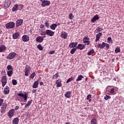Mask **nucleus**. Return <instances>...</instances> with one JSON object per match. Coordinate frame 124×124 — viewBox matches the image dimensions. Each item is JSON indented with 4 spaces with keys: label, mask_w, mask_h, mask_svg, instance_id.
<instances>
[{
    "label": "nucleus",
    "mask_w": 124,
    "mask_h": 124,
    "mask_svg": "<svg viewBox=\"0 0 124 124\" xmlns=\"http://www.w3.org/2000/svg\"><path fill=\"white\" fill-rule=\"evenodd\" d=\"M2 72L3 73H5V70H3L2 71Z\"/></svg>",
    "instance_id": "obj_63"
},
{
    "label": "nucleus",
    "mask_w": 124,
    "mask_h": 124,
    "mask_svg": "<svg viewBox=\"0 0 124 124\" xmlns=\"http://www.w3.org/2000/svg\"><path fill=\"white\" fill-rule=\"evenodd\" d=\"M17 56V53L15 52H12L10 53L7 56V60H13V59H14L15 57Z\"/></svg>",
    "instance_id": "obj_2"
},
{
    "label": "nucleus",
    "mask_w": 124,
    "mask_h": 124,
    "mask_svg": "<svg viewBox=\"0 0 124 124\" xmlns=\"http://www.w3.org/2000/svg\"><path fill=\"white\" fill-rule=\"evenodd\" d=\"M37 48L39 49V50H40V51H42L43 50V47H42V46L41 45L39 44L37 46Z\"/></svg>",
    "instance_id": "obj_31"
},
{
    "label": "nucleus",
    "mask_w": 124,
    "mask_h": 124,
    "mask_svg": "<svg viewBox=\"0 0 124 124\" xmlns=\"http://www.w3.org/2000/svg\"><path fill=\"white\" fill-rule=\"evenodd\" d=\"M106 45V43L103 42L102 43V44H98L97 46L98 47V48L103 49V48H104V47H105Z\"/></svg>",
    "instance_id": "obj_17"
},
{
    "label": "nucleus",
    "mask_w": 124,
    "mask_h": 124,
    "mask_svg": "<svg viewBox=\"0 0 124 124\" xmlns=\"http://www.w3.org/2000/svg\"><path fill=\"white\" fill-rule=\"evenodd\" d=\"M9 87L6 86L4 88V94H8L9 93Z\"/></svg>",
    "instance_id": "obj_16"
},
{
    "label": "nucleus",
    "mask_w": 124,
    "mask_h": 124,
    "mask_svg": "<svg viewBox=\"0 0 124 124\" xmlns=\"http://www.w3.org/2000/svg\"><path fill=\"white\" fill-rule=\"evenodd\" d=\"M2 80L7 81L6 76H4L2 77Z\"/></svg>",
    "instance_id": "obj_46"
},
{
    "label": "nucleus",
    "mask_w": 124,
    "mask_h": 124,
    "mask_svg": "<svg viewBox=\"0 0 124 124\" xmlns=\"http://www.w3.org/2000/svg\"><path fill=\"white\" fill-rule=\"evenodd\" d=\"M6 107H7V104L3 103L2 105V107L1 108V113L5 112V110H6Z\"/></svg>",
    "instance_id": "obj_4"
},
{
    "label": "nucleus",
    "mask_w": 124,
    "mask_h": 124,
    "mask_svg": "<svg viewBox=\"0 0 124 124\" xmlns=\"http://www.w3.org/2000/svg\"><path fill=\"white\" fill-rule=\"evenodd\" d=\"M7 81V80H2L1 81L2 87H4V86H5V85H6Z\"/></svg>",
    "instance_id": "obj_34"
},
{
    "label": "nucleus",
    "mask_w": 124,
    "mask_h": 124,
    "mask_svg": "<svg viewBox=\"0 0 124 124\" xmlns=\"http://www.w3.org/2000/svg\"><path fill=\"white\" fill-rule=\"evenodd\" d=\"M82 78H84V77H83V76H82L81 75L78 76V78L76 80L77 82H78V81H81V80H82Z\"/></svg>",
    "instance_id": "obj_26"
},
{
    "label": "nucleus",
    "mask_w": 124,
    "mask_h": 124,
    "mask_svg": "<svg viewBox=\"0 0 124 124\" xmlns=\"http://www.w3.org/2000/svg\"><path fill=\"white\" fill-rule=\"evenodd\" d=\"M35 76V73L33 72L32 74H31L30 76L31 79H33V78H34Z\"/></svg>",
    "instance_id": "obj_41"
},
{
    "label": "nucleus",
    "mask_w": 124,
    "mask_h": 124,
    "mask_svg": "<svg viewBox=\"0 0 124 124\" xmlns=\"http://www.w3.org/2000/svg\"><path fill=\"white\" fill-rule=\"evenodd\" d=\"M77 49H79V50H83L85 48V45L83 44H79L78 45V46L76 47Z\"/></svg>",
    "instance_id": "obj_15"
},
{
    "label": "nucleus",
    "mask_w": 124,
    "mask_h": 124,
    "mask_svg": "<svg viewBox=\"0 0 124 124\" xmlns=\"http://www.w3.org/2000/svg\"><path fill=\"white\" fill-rule=\"evenodd\" d=\"M58 81H56L57 87V88H60V87H62V83L61 82H58Z\"/></svg>",
    "instance_id": "obj_35"
},
{
    "label": "nucleus",
    "mask_w": 124,
    "mask_h": 124,
    "mask_svg": "<svg viewBox=\"0 0 124 124\" xmlns=\"http://www.w3.org/2000/svg\"><path fill=\"white\" fill-rule=\"evenodd\" d=\"M7 74L9 77H11V76H12V74H13V71L10 70L8 71Z\"/></svg>",
    "instance_id": "obj_25"
},
{
    "label": "nucleus",
    "mask_w": 124,
    "mask_h": 124,
    "mask_svg": "<svg viewBox=\"0 0 124 124\" xmlns=\"http://www.w3.org/2000/svg\"><path fill=\"white\" fill-rule=\"evenodd\" d=\"M94 52V50L91 49L90 51L88 52L87 55L88 56H91V55H92V54H93V53Z\"/></svg>",
    "instance_id": "obj_30"
},
{
    "label": "nucleus",
    "mask_w": 124,
    "mask_h": 124,
    "mask_svg": "<svg viewBox=\"0 0 124 124\" xmlns=\"http://www.w3.org/2000/svg\"><path fill=\"white\" fill-rule=\"evenodd\" d=\"M74 79V78H73V77H71L70 78H69L66 81L67 84L68 83H69V82H71V81H73V80Z\"/></svg>",
    "instance_id": "obj_32"
},
{
    "label": "nucleus",
    "mask_w": 124,
    "mask_h": 124,
    "mask_svg": "<svg viewBox=\"0 0 124 124\" xmlns=\"http://www.w3.org/2000/svg\"><path fill=\"white\" fill-rule=\"evenodd\" d=\"M22 39L24 42H28L30 40V37L28 35H24L22 37Z\"/></svg>",
    "instance_id": "obj_5"
},
{
    "label": "nucleus",
    "mask_w": 124,
    "mask_h": 124,
    "mask_svg": "<svg viewBox=\"0 0 124 124\" xmlns=\"http://www.w3.org/2000/svg\"><path fill=\"white\" fill-rule=\"evenodd\" d=\"M43 28H44V25L41 24V25H40V29H43Z\"/></svg>",
    "instance_id": "obj_56"
},
{
    "label": "nucleus",
    "mask_w": 124,
    "mask_h": 124,
    "mask_svg": "<svg viewBox=\"0 0 124 124\" xmlns=\"http://www.w3.org/2000/svg\"><path fill=\"white\" fill-rule=\"evenodd\" d=\"M110 93H115V89L114 88H112L110 92H109Z\"/></svg>",
    "instance_id": "obj_45"
},
{
    "label": "nucleus",
    "mask_w": 124,
    "mask_h": 124,
    "mask_svg": "<svg viewBox=\"0 0 124 124\" xmlns=\"http://www.w3.org/2000/svg\"><path fill=\"white\" fill-rule=\"evenodd\" d=\"M65 124H69V123L66 122V123H65Z\"/></svg>",
    "instance_id": "obj_64"
},
{
    "label": "nucleus",
    "mask_w": 124,
    "mask_h": 124,
    "mask_svg": "<svg viewBox=\"0 0 124 124\" xmlns=\"http://www.w3.org/2000/svg\"><path fill=\"white\" fill-rule=\"evenodd\" d=\"M43 37H42V36L37 37L36 39V41H37V42H39V43H41V42H43V40H44Z\"/></svg>",
    "instance_id": "obj_11"
},
{
    "label": "nucleus",
    "mask_w": 124,
    "mask_h": 124,
    "mask_svg": "<svg viewBox=\"0 0 124 124\" xmlns=\"http://www.w3.org/2000/svg\"><path fill=\"white\" fill-rule=\"evenodd\" d=\"M18 96H21V97H23L24 98L25 101H27V99L28 98L27 93L23 94L22 93H19L18 94Z\"/></svg>",
    "instance_id": "obj_9"
},
{
    "label": "nucleus",
    "mask_w": 124,
    "mask_h": 124,
    "mask_svg": "<svg viewBox=\"0 0 124 124\" xmlns=\"http://www.w3.org/2000/svg\"><path fill=\"white\" fill-rule=\"evenodd\" d=\"M61 37L62 38H63V39H66L67 37V33L62 31L61 33Z\"/></svg>",
    "instance_id": "obj_14"
},
{
    "label": "nucleus",
    "mask_w": 124,
    "mask_h": 124,
    "mask_svg": "<svg viewBox=\"0 0 124 124\" xmlns=\"http://www.w3.org/2000/svg\"><path fill=\"white\" fill-rule=\"evenodd\" d=\"M39 84V82H38V81H35L34 82V84L32 85V88H33V89H36V88L38 87Z\"/></svg>",
    "instance_id": "obj_19"
},
{
    "label": "nucleus",
    "mask_w": 124,
    "mask_h": 124,
    "mask_svg": "<svg viewBox=\"0 0 124 124\" xmlns=\"http://www.w3.org/2000/svg\"><path fill=\"white\" fill-rule=\"evenodd\" d=\"M57 28V24H53L50 25L51 30H55Z\"/></svg>",
    "instance_id": "obj_24"
},
{
    "label": "nucleus",
    "mask_w": 124,
    "mask_h": 124,
    "mask_svg": "<svg viewBox=\"0 0 124 124\" xmlns=\"http://www.w3.org/2000/svg\"><path fill=\"white\" fill-rule=\"evenodd\" d=\"M96 30L98 31H102V28H101L100 27H98Z\"/></svg>",
    "instance_id": "obj_49"
},
{
    "label": "nucleus",
    "mask_w": 124,
    "mask_h": 124,
    "mask_svg": "<svg viewBox=\"0 0 124 124\" xmlns=\"http://www.w3.org/2000/svg\"><path fill=\"white\" fill-rule=\"evenodd\" d=\"M31 67L27 66L25 68V76H29V73H30Z\"/></svg>",
    "instance_id": "obj_8"
},
{
    "label": "nucleus",
    "mask_w": 124,
    "mask_h": 124,
    "mask_svg": "<svg viewBox=\"0 0 124 124\" xmlns=\"http://www.w3.org/2000/svg\"><path fill=\"white\" fill-rule=\"evenodd\" d=\"M46 34H47V33H46V31H44L41 33V35H46Z\"/></svg>",
    "instance_id": "obj_48"
},
{
    "label": "nucleus",
    "mask_w": 124,
    "mask_h": 124,
    "mask_svg": "<svg viewBox=\"0 0 124 124\" xmlns=\"http://www.w3.org/2000/svg\"><path fill=\"white\" fill-rule=\"evenodd\" d=\"M7 69H8V70H12V69H13V68L12 67V66L8 65L7 66Z\"/></svg>",
    "instance_id": "obj_39"
},
{
    "label": "nucleus",
    "mask_w": 124,
    "mask_h": 124,
    "mask_svg": "<svg viewBox=\"0 0 124 124\" xmlns=\"http://www.w3.org/2000/svg\"><path fill=\"white\" fill-rule=\"evenodd\" d=\"M98 40H99V39H98L97 38H96L95 42H97V41H98Z\"/></svg>",
    "instance_id": "obj_61"
},
{
    "label": "nucleus",
    "mask_w": 124,
    "mask_h": 124,
    "mask_svg": "<svg viewBox=\"0 0 124 124\" xmlns=\"http://www.w3.org/2000/svg\"><path fill=\"white\" fill-rule=\"evenodd\" d=\"M106 96L104 97V99L105 100H108V99H110V98H111V96L108 95H106Z\"/></svg>",
    "instance_id": "obj_38"
},
{
    "label": "nucleus",
    "mask_w": 124,
    "mask_h": 124,
    "mask_svg": "<svg viewBox=\"0 0 124 124\" xmlns=\"http://www.w3.org/2000/svg\"><path fill=\"white\" fill-rule=\"evenodd\" d=\"M23 19H18L16 22V27H20L22 24H23Z\"/></svg>",
    "instance_id": "obj_12"
},
{
    "label": "nucleus",
    "mask_w": 124,
    "mask_h": 124,
    "mask_svg": "<svg viewBox=\"0 0 124 124\" xmlns=\"http://www.w3.org/2000/svg\"><path fill=\"white\" fill-rule=\"evenodd\" d=\"M15 112V110H14V109H11L8 113L9 117L10 118H11L12 116H14Z\"/></svg>",
    "instance_id": "obj_10"
},
{
    "label": "nucleus",
    "mask_w": 124,
    "mask_h": 124,
    "mask_svg": "<svg viewBox=\"0 0 124 124\" xmlns=\"http://www.w3.org/2000/svg\"><path fill=\"white\" fill-rule=\"evenodd\" d=\"M83 39H85L86 40H87L89 41V40H90V38L85 37Z\"/></svg>",
    "instance_id": "obj_57"
},
{
    "label": "nucleus",
    "mask_w": 124,
    "mask_h": 124,
    "mask_svg": "<svg viewBox=\"0 0 124 124\" xmlns=\"http://www.w3.org/2000/svg\"><path fill=\"white\" fill-rule=\"evenodd\" d=\"M18 10V4H16L12 8V12H15V11H17Z\"/></svg>",
    "instance_id": "obj_22"
},
{
    "label": "nucleus",
    "mask_w": 124,
    "mask_h": 124,
    "mask_svg": "<svg viewBox=\"0 0 124 124\" xmlns=\"http://www.w3.org/2000/svg\"><path fill=\"white\" fill-rule=\"evenodd\" d=\"M40 85L41 86L42 85H43V82H42V81L40 82Z\"/></svg>",
    "instance_id": "obj_60"
},
{
    "label": "nucleus",
    "mask_w": 124,
    "mask_h": 124,
    "mask_svg": "<svg viewBox=\"0 0 124 124\" xmlns=\"http://www.w3.org/2000/svg\"><path fill=\"white\" fill-rule=\"evenodd\" d=\"M45 25L46 26V27H49V23H48V21H46L45 22Z\"/></svg>",
    "instance_id": "obj_52"
},
{
    "label": "nucleus",
    "mask_w": 124,
    "mask_h": 124,
    "mask_svg": "<svg viewBox=\"0 0 124 124\" xmlns=\"http://www.w3.org/2000/svg\"><path fill=\"white\" fill-rule=\"evenodd\" d=\"M91 124H96V119H93L91 121Z\"/></svg>",
    "instance_id": "obj_36"
},
{
    "label": "nucleus",
    "mask_w": 124,
    "mask_h": 124,
    "mask_svg": "<svg viewBox=\"0 0 124 124\" xmlns=\"http://www.w3.org/2000/svg\"><path fill=\"white\" fill-rule=\"evenodd\" d=\"M77 48H73L71 50L70 53L71 54H73L75 52V51H76Z\"/></svg>",
    "instance_id": "obj_37"
},
{
    "label": "nucleus",
    "mask_w": 124,
    "mask_h": 124,
    "mask_svg": "<svg viewBox=\"0 0 124 124\" xmlns=\"http://www.w3.org/2000/svg\"><path fill=\"white\" fill-rule=\"evenodd\" d=\"M6 49V47L3 46V45H2L0 46V53H1L2 52H3L4 51H5Z\"/></svg>",
    "instance_id": "obj_20"
},
{
    "label": "nucleus",
    "mask_w": 124,
    "mask_h": 124,
    "mask_svg": "<svg viewBox=\"0 0 124 124\" xmlns=\"http://www.w3.org/2000/svg\"><path fill=\"white\" fill-rule=\"evenodd\" d=\"M46 33L47 35H49V36H53V35H54V34H55V32L50 30H46Z\"/></svg>",
    "instance_id": "obj_6"
},
{
    "label": "nucleus",
    "mask_w": 124,
    "mask_h": 124,
    "mask_svg": "<svg viewBox=\"0 0 124 124\" xmlns=\"http://www.w3.org/2000/svg\"><path fill=\"white\" fill-rule=\"evenodd\" d=\"M3 102V99H0V106H1V104H2Z\"/></svg>",
    "instance_id": "obj_51"
},
{
    "label": "nucleus",
    "mask_w": 124,
    "mask_h": 124,
    "mask_svg": "<svg viewBox=\"0 0 124 124\" xmlns=\"http://www.w3.org/2000/svg\"><path fill=\"white\" fill-rule=\"evenodd\" d=\"M29 106H30L28 104H26L25 105V108H28V107H29Z\"/></svg>",
    "instance_id": "obj_58"
},
{
    "label": "nucleus",
    "mask_w": 124,
    "mask_h": 124,
    "mask_svg": "<svg viewBox=\"0 0 124 124\" xmlns=\"http://www.w3.org/2000/svg\"><path fill=\"white\" fill-rule=\"evenodd\" d=\"M98 19H99V17L98 16V15H96L91 19V22H92V23H94V22L98 20Z\"/></svg>",
    "instance_id": "obj_13"
},
{
    "label": "nucleus",
    "mask_w": 124,
    "mask_h": 124,
    "mask_svg": "<svg viewBox=\"0 0 124 124\" xmlns=\"http://www.w3.org/2000/svg\"><path fill=\"white\" fill-rule=\"evenodd\" d=\"M59 77V74L56 73L54 76H53V79H57Z\"/></svg>",
    "instance_id": "obj_43"
},
{
    "label": "nucleus",
    "mask_w": 124,
    "mask_h": 124,
    "mask_svg": "<svg viewBox=\"0 0 124 124\" xmlns=\"http://www.w3.org/2000/svg\"><path fill=\"white\" fill-rule=\"evenodd\" d=\"M101 35H102V33L99 32L98 34H96V38H97L98 39H99Z\"/></svg>",
    "instance_id": "obj_33"
},
{
    "label": "nucleus",
    "mask_w": 124,
    "mask_h": 124,
    "mask_svg": "<svg viewBox=\"0 0 124 124\" xmlns=\"http://www.w3.org/2000/svg\"><path fill=\"white\" fill-rule=\"evenodd\" d=\"M36 90H34V89H33V90H32V93H36Z\"/></svg>",
    "instance_id": "obj_62"
},
{
    "label": "nucleus",
    "mask_w": 124,
    "mask_h": 124,
    "mask_svg": "<svg viewBox=\"0 0 124 124\" xmlns=\"http://www.w3.org/2000/svg\"><path fill=\"white\" fill-rule=\"evenodd\" d=\"M74 16H73V15H72V13H71L69 15V18L70 19V20H72L73 19V17Z\"/></svg>",
    "instance_id": "obj_42"
},
{
    "label": "nucleus",
    "mask_w": 124,
    "mask_h": 124,
    "mask_svg": "<svg viewBox=\"0 0 124 124\" xmlns=\"http://www.w3.org/2000/svg\"><path fill=\"white\" fill-rule=\"evenodd\" d=\"M77 44H78V43L77 42L74 43V44H73L74 47H76V46H77Z\"/></svg>",
    "instance_id": "obj_55"
},
{
    "label": "nucleus",
    "mask_w": 124,
    "mask_h": 124,
    "mask_svg": "<svg viewBox=\"0 0 124 124\" xmlns=\"http://www.w3.org/2000/svg\"><path fill=\"white\" fill-rule=\"evenodd\" d=\"M72 93L70 91L67 92L65 93V97H67V98H69L70 97V94H71Z\"/></svg>",
    "instance_id": "obj_21"
},
{
    "label": "nucleus",
    "mask_w": 124,
    "mask_h": 124,
    "mask_svg": "<svg viewBox=\"0 0 124 124\" xmlns=\"http://www.w3.org/2000/svg\"><path fill=\"white\" fill-rule=\"evenodd\" d=\"M73 44H74V43H70V44H69V47H70L71 48H72V47H74V46Z\"/></svg>",
    "instance_id": "obj_47"
},
{
    "label": "nucleus",
    "mask_w": 124,
    "mask_h": 124,
    "mask_svg": "<svg viewBox=\"0 0 124 124\" xmlns=\"http://www.w3.org/2000/svg\"><path fill=\"white\" fill-rule=\"evenodd\" d=\"M18 123H19V119L18 118H14L13 121V124H18Z\"/></svg>",
    "instance_id": "obj_23"
},
{
    "label": "nucleus",
    "mask_w": 124,
    "mask_h": 124,
    "mask_svg": "<svg viewBox=\"0 0 124 124\" xmlns=\"http://www.w3.org/2000/svg\"><path fill=\"white\" fill-rule=\"evenodd\" d=\"M91 98H92V95L89 94L87 97V100H89V102H91V101H92V99Z\"/></svg>",
    "instance_id": "obj_28"
},
{
    "label": "nucleus",
    "mask_w": 124,
    "mask_h": 124,
    "mask_svg": "<svg viewBox=\"0 0 124 124\" xmlns=\"http://www.w3.org/2000/svg\"><path fill=\"white\" fill-rule=\"evenodd\" d=\"M18 109H19V106H16L15 108V109L16 110H18Z\"/></svg>",
    "instance_id": "obj_59"
},
{
    "label": "nucleus",
    "mask_w": 124,
    "mask_h": 124,
    "mask_svg": "<svg viewBox=\"0 0 124 124\" xmlns=\"http://www.w3.org/2000/svg\"><path fill=\"white\" fill-rule=\"evenodd\" d=\"M54 53H55V50H51L49 51V54H50V55H53V54H54Z\"/></svg>",
    "instance_id": "obj_53"
},
{
    "label": "nucleus",
    "mask_w": 124,
    "mask_h": 124,
    "mask_svg": "<svg viewBox=\"0 0 124 124\" xmlns=\"http://www.w3.org/2000/svg\"><path fill=\"white\" fill-rule=\"evenodd\" d=\"M108 43H113V40H112V38L110 37L108 38Z\"/></svg>",
    "instance_id": "obj_29"
},
{
    "label": "nucleus",
    "mask_w": 124,
    "mask_h": 124,
    "mask_svg": "<svg viewBox=\"0 0 124 124\" xmlns=\"http://www.w3.org/2000/svg\"><path fill=\"white\" fill-rule=\"evenodd\" d=\"M10 4H11V0H5L4 5L5 8H8L9 6H10Z\"/></svg>",
    "instance_id": "obj_3"
},
{
    "label": "nucleus",
    "mask_w": 124,
    "mask_h": 124,
    "mask_svg": "<svg viewBox=\"0 0 124 124\" xmlns=\"http://www.w3.org/2000/svg\"><path fill=\"white\" fill-rule=\"evenodd\" d=\"M12 84L13 85H14V86L17 85V80H16V79H13Z\"/></svg>",
    "instance_id": "obj_40"
},
{
    "label": "nucleus",
    "mask_w": 124,
    "mask_h": 124,
    "mask_svg": "<svg viewBox=\"0 0 124 124\" xmlns=\"http://www.w3.org/2000/svg\"><path fill=\"white\" fill-rule=\"evenodd\" d=\"M32 100H30L27 102V104L30 106L31 104Z\"/></svg>",
    "instance_id": "obj_50"
},
{
    "label": "nucleus",
    "mask_w": 124,
    "mask_h": 124,
    "mask_svg": "<svg viewBox=\"0 0 124 124\" xmlns=\"http://www.w3.org/2000/svg\"><path fill=\"white\" fill-rule=\"evenodd\" d=\"M115 53H120V48H116L115 50Z\"/></svg>",
    "instance_id": "obj_44"
},
{
    "label": "nucleus",
    "mask_w": 124,
    "mask_h": 124,
    "mask_svg": "<svg viewBox=\"0 0 124 124\" xmlns=\"http://www.w3.org/2000/svg\"><path fill=\"white\" fill-rule=\"evenodd\" d=\"M5 27L6 29H14L15 27V23L13 22H10L6 24Z\"/></svg>",
    "instance_id": "obj_1"
},
{
    "label": "nucleus",
    "mask_w": 124,
    "mask_h": 124,
    "mask_svg": "<svg viewBox=\"0 0 124 124\" xmlns=\"http://www.w3.org/2000/svg\"><path fill=\"white\" fill-rule=\"evenodd\" d=\"M106 44L107 50H108V49H109V48H110V46H109V44Z\"/></svg>",
    "instance_id": "obj_54"
},
{
    "label": "nucleus",
    "mask_w": 124,
    "mask_h": 124,
    "mask_svg": "<svg viewBox=\"0 0 124 124\" xmlns=\"http://www.w3.org/2000/svg\"><path fill=\"white\" fill-rule=\"evenodd\" d=\"M41 5L42 6H43V7H45V6L47 5H50V1H48V0L43 1L41 4Z\"/></svg>",
    "instance_id": "obj_7"
},
{
    "label": "nucleus",
    "mask_w": 124,
    "mask_h": 124,
    "mask_svg": "<svg viewBox=\"0 0 124 124\" xmlns=\"http://www.w3.org/2000/svg\"><path fill=\"white\" fill-rule=\"evenodd\" d=\"M83 43H84L85 45H89L90 44L89 41H88L87 40L83 39Z\"/></svg>",
    "instance_id": "obj_27"
},
{
    "label": "nucleus",
    "mask_w": 124,
    "mask_h": 124,
    "mask_svg": "<svg viewBox=\"0 0 124 124\" xmlns=\"http://www.w3.org/2000/svg\"><path fill=\"white\" fill-rule=\"evenodd\" d=\"M20 36V34L18 32H16L15 34L13 35V37L14 39H17V38H19Z\"/></svg>",
    "instance_id": "obj_18"
}]
</instances>
